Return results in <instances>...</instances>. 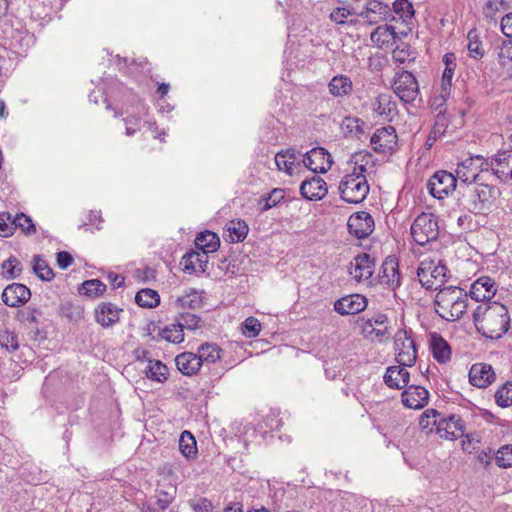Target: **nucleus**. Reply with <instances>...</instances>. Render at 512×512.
I'll return each instance as SVG.
<instances>
[{
    "label": "nucleus",
    "instance_id": "17",
    "mask_svg": "<svg viewBox=\"0 0 512 512\" xmlns=\"http://www.w3.org/2000/svg\"><path fill=\"white\" fill-rule=\"evenodd\" d=\"M496 291L495 281L490 277L482 276L472 283L469 294L477 302L489 303Z\"/></svg>",
    "mask_w": 512,
    "mask_h": 512
},
{
    "label": "nucleus",
    "instance_id": "25",
    "mask_svg": "<svg viewBox=\"0 0 512 512\" xmlns=\"http://www.w3.org/2000/svg\"><path fill=\"white\" fill-rule=\"evenodd\" d=\"M175 363L177 369L187 376L195 375L201 368V363L197 354L192 352H183L176 356Z\"/></svg>",
    "mask_w": 512,
    "mask_h": 512
},
{
    "label": "nucleus",
    "instance_id": "44",
    "mask_svg": "<svg viewBox=\"0 0 512 512\" xmlns=\"http://www.w3.org/2000/svg\"><path fill=\"white\" fill-rule=\"evenodd\" d=\"M33 271L43 281H50L54 278L53 270L39 255L34 257Z\"/></svg>",
    "mask_w": 512,
    "mask_h": 512
},
{
    "label": "nucleus",
    "instance_id": "41",
    "mask_svg": "<svg viewBox=\"0 0 512 512\" xmlns=\"http://www.w3.org/2000/svg\"><path fill=\"white\" fill-rule=\"evenodd\" d=\"M440 417V413L435 409H427L423 412L419 419L420 427L426 431V433L437 432V422Z\"/></svg>",
    "mask_w": 512,
    "mask_h": 512
},
{
    "label": "nucleus",
    "instance_id": "5",
    "mask_svg": "<svg viewBox=\"0 0 512 512\" xmlns=\"http://www.w3.org/2000/svg\"><path fill=\"white\" fill-rule=\"evenodd\" d=\"M411 235L413 240L421 246L437 240L439 236L437 218L431 213H421L411 225Z\"/></svg>",
    "mask_w": 512,
    "mask_h": 512
},
{
    "label": "nucleus",
    "instance_id": "28",
    "mask_svg": "<svg viewBox=\"0 0 512 512\" xmlns=\"http://www.w3.org/2000/svg\"><path fill=\"white\" fill-rule=\"evenodd\" d=\"M181 264H183L184 272H195L197 267L205 272L208 264V254L203 251H191L183 256Z\"/></svg>",
    "mask_w": 512,
    "mask_h": 512
},
{
    "label": "nucleus",
    "instance_id": "60",
    "mask_svg": "<svg viewBox=\"0 0 512 512\" xmlns=\"http://www.w3.org/2000/svg\"><path fill=\"white\" fill-rule=\"evenodd\" d=\"M498 58L502 65H508L512 63V40L503 41L499 48Z\"/></svg>",
    "mask_w": 512,
    "mask_h": 512
},
{
    "label": "nucleus",
    "instance_id": "56",
    "mask_svg": "<svg viewBox=\"0 0 512 512\" xmlns=\"http://www.w3.org/2000/svg\"><path fill=\"white\" fill-rule=\"evenodd\" d=\"M14 218L8 212L0 213V236L9 237L14 233Z\"/></svg>",
    "mask_w": 512,
    "mask_h": 512
},
{
    "label": "nucleus",
    "instance_id": "46",
    "mask_svg": "<svg viewBox=\"0 0 512 512\" xmlns=\"http://www.w3.org/2000/svg\"><path fill=\"white\" fill-rule=\"evenodd\" d=\"M285 192L283 189H273L268 195L262 196L259 200V204L263 203L261 207L262 211H267L272 207H275L282 199H284Z\"/></svg>",
    "mask_w": 512,
    "mask_h": 512
},
{
    "label": "nucleus",
    "instance_id": "4",
    "mask_svg": "<svg viewBox=\"0 0 512 512\" xmlns=\"http://www.w3.org/2000/svg\"><path fill=\"white\" fill-rule=\"evenodd\" d=\"M338 190L343 201L358 204L366 199L370 187L366 176L346 174L341 179Z\"/></svg>",
    "mask_w": 512,
    "mask_h": 512
},
{
    "label": "nucleus",
    "instance_id": "13",
    "mask_svg": "<svg viewBox=\"0 0 512 512\" xmlns=\"http://www.w3.org/2000/svg\"><path fill=\"white\" fill-rule=\"evenodd\" d=\"M374 219L366 211L352 214L347 222L349 233L358 239L367 238L374 230Z\"/></svg>",
    "mask_w": 512,
    "mask_h": 512
},
{
    "label": "nucleus",
    "instance_id": "48",
    "mask_svg": "<svg viewBox=\"0 0 512 512\" xmlns=\"http://www.w3.org/2000/svg\"><path fill=\"white\" fill-rule=\"evenodd\" d=\"M468 46L469 55L474 59H481L484 56V49L482 42L478 39L477 34L474 31H469L468 35Z\"/></svg>",
    "mask_w": 512,
    "mask_h": 512
},
{
    "label": "nucleus",
    "instance_id": "7",
    "mask_svg": "<svg viewBox=\"0 0 512 512\" xmlns=\"http://www.w3.org/2000/svg\"><path fill=\"white\" fill-rule=\"evenodd\" d=\"M392 89L404 103L414 102L419 95V83L409 71L397 72L393 78Z\"/></svg>",
    "mask_w": 512,
    "mask_h": 512
},
{
    "label": "nucleus",
    "instance_id": "57",
    "mask_svg": "<svg viewBox=\"0 0 512 512\" xmlns=\"http://www.w3.org/2000/svg\"><path fill=\"white\" fill-rule=\"evenodd\" d=\"M0 345L1 347L6 348L8 351L17 350L19 347L17 336L12 332H1Z\"/></svg>",
    "mask_w": 512,
    "mask_h": 512
},
{
    "label": "nucleus",
    "instance_id": "8",
    "mask_svg": "<svg viewBox=\"0 0 512 512\" xmlns=\"http://www.w3.org/2000/svg\"><path fill=\"white\" fill-rule=\"evenodd\" d=\"M396 360L401 366H413L417 358L415 342L405 330H399L395 334Z\"/></svg>",
    "mask_w": 512,
    "mask_h": 512
},
{
    "label": "nucleus",
    "instance_id": "12",
    "mask_svg": "<svg viewBox=\"0 0 512 512\" xmlns=\"http://www.w3.org/2000/svg\"><path fill=\"white\" fill-rule=\"evenodd\" d=\"M457 181V178L452 173L438 171L430 178L428 189L434 198L442 199L444 196L454 191Z\"/></svg>",
    "mask_w": 512,
    "mask_h": 512
},
{
    "label": "nucleus",
    "instance_id": "53",
    "mask_svg": "<svg viewBox=\"0 0 512 512\" xmlns=\"http://www.w3.org/2000/svg\"><path fill=\"white\" fill-rule=\"evenodd\" d=\"M455 61H456L455 54L447 53V54L444 55L443 62L445 63L446 67H445L443 75H442V82H443V84H445V83L450 84L451 83V80H452L453 75H454V70H455V67H456V62Z\"/></svg>",
    "mask_w": 512,
    "mask_h": 512
},
{
    "label": "nucleus",
    "instance_id": "9",
    "mask_svg": "<svg viewBox=\"0 0 512 512\" xmlns=\"http://www.w3.org/2000/svg\"><path fill=\"white\" fill-rule=\"evenodd\" d=\"M487 159L482 156L469 157L458 164L456 178L466 185L473 184L479 176V172L488 171Z\"/></svg>",
    "mask_w": 512,
    "mask_h": 512
},
{
    "label": "nucleus",
    "instance_id": "29",
    "mask_svg": "<svg viewBox=\"0 0 512 512\" xmlns=\"http://www.w3.org/2000/svg\"><path fill=\"white\" fill-rule=\"evenodd\" d=\"M357 15L355 9L349 4H340L332 10L329 18L332 22L338 25L356 24L357 20L354 17Z\"/></svg>",
    "mask_w": 512,
    "mask_h": 512
},
{
    "label": "nucleus",
    "instance_id": "52",
    "mask_svg": "<svg viewBox=\"0 0 512 512\" xmlns=\"http://www.w3.org/2000/svg\"><path fill=\"white\" fill-rule=\"evenodd\" d=\"M2 268L4 270L5 276L8 279L17 278L22 271L21 263L15 257H10L2 264Z\"/></svg>",
    "mask_w": 512,
    "mask_h": 512
},
{
    "label": "nucleus",
    "instance_id": "54",
    "mask_svg": "<svg viewBox=\"0 0 512 512\" xmlns=\"http://www.w3.org/2000/svg\"><path fill=\"white\" fill-rule=\"evenodd\" d=\"M261 332V323L255 317H248L242 325V333L249 338L258 336Z\"/></svg>",
    "mask_w": 512,
    "mask_h": 512
},
{
    "label": "nucleus",
    "instance_id": "43",
    "mask_svg": "<svg viewBox=\"0 0 512 512\" xmlns=\"http://www.w3.org/2000/svg\"><path fill=\"white\" fill-rule=\"evenodd\" d=\"M160 335L166 341L174 344L181 343L184 340L182 326L178 322L164 327L160 332Z\"/></svg>",
    "mask_w": 512,
    "mask_h": 512
},
{
    "label": "nucleus",
    "instance_id": "18",
    "mask_svg": "<svg viewBox=\"0 0 512 512\" xmlns=\"http://www.w3.org/2000/svg\"><path fill=\"white\" fill-rule=\"evenodd\" d=\"M367 307V299L360 294H351L338 299L334 303V309L340 315H354L362 312Z\"/></svg>",
    "mask_w": 512,
    "mask_h": 512
},
{
    "label": "nucleus",
    "instance_id": "19",
    "mask_svg": "<svg viewBox=\"0 0 512 512\" xmlns=\"http://www.w3.org/2000/svg\"><path fill=\"white\" fill-rule=\"evenodd\" d=\"M495 378V372L489 364L476 363L470 368L469 381L475 387L486 388L495 381Z\"/></svg>",
    "mask_w": 512,
    "mask_h": 512
},
{
    "label": "nucleus",
    "instance_id": "3",
    "mask_svg": "<svg viewBox=\"0 0 512 512\" xmlns=\"http://www.w3.org/2000/svg\"><path fill=\"white\" fill-rule=\"evenodd\" d=\"M498 193L496 187L487 184L465 185L459 203L469 212L480 214L491 207Z\"/></svg>",
    "mask_w": 512,
    "mask_h": 512
},
{
    "label": "nucleus",
    "instance_id": "39",
    "mask_svg": "<svg viewBox=\"0 0 512 512\" xmlns=\"http://www.w3.org/2000/svg\"><path fill=\"white\" fill-rule=\"evenodd\" d=\"M135 302L141 307L152 308L159 304L160 297L155 290L146 288L136 293Z\"/></svg>",
    "mask_w": 512,
    "mask_h": 512
},
{
    "label": "nucleus",
    "instance_id": "15",
    "mask_svg": "<svg viewBox=\"0 0 512 512\" xmlns=\"http://www.w3.org/2000/svg\"><path fill=\"white\" fill-rule=\"evenodd\" d=\"M375 265V258L367 253H362L351 261L349 273L357 282L368 281L374 273Z\"/></svg>",
    "mask_w": 512,
    "mask_h": 512
},
{
    "label": "nucleus",
    "instance_id": "26",
    "mask_svg": "<svg viewBox=\"0 0 512 512\" xmlns=\"http://www.w3.org/2000/svg\"><path fill=\"white\" fill-rule=\"evenodd\" d=\"M117 306L112 303H103L95 309V319L102 327H110L119 321V312Z\"/></svg>",
    "mask_w": 512,
    "mask_h": 512
},
{
    "label": "nucleus",
    "instance_id": "11",
    "mask_svg": "<svg viewBox=\"0 0 512 512\" xmlns=\"http://www.w3.org/2000/svg\"><path fill=\"white\" fill-rule=\"evenodd\" d=\"M486 166L501 182L512 180V149L499 151L487 160Z\"/></svg>",
    "mask_w": 512,
    "mask_h": 512
},
{
    "label": "nucleus",
    "instance_id": "35",
    "mask_svg": "<svg viewBox=\"0 0 512 512\" xmlns=\"http://www.w3.org/2000/svg\"><path fill=\"white\" fill-rule=\"evenodd\" d=\"M394 38V29L387 25L379 26L371 33V41L380 48L387 46Z\"/></svg>",
    "mask_w": 512,
    "mask_h": 512
},
{
    "label": "nucleus",
    "instance_id": "40",
    "mask_svg": "<svg viewBox=\"0 0 512 512\" xmlns=\"http://www.w3.org/2000/svg\"><path fill=\"white\" fill-rule=\"evenodd\" d=\"M106 290V285L98 279L87 280L79 288V293L89 297L102 295Z\"/></svg>",
    "mask_w": 512,
    "mask_h": 512
},
{
    "label": "nucleus",
    "instance_id": "63",
    "mask_svg": "<svg viewBox=\"0 0 512 512\" xmlns=\"http://www.w3.org/2000/svg\"><path fill=\"white\" fill-rule=\"evenodd\" d=\"M352 162L353 163H361L364 166H367L370 168L375 166L373 155L368 152H365V153L359 152V153L354 154L352 157Z\"/></svg>",
    "mask_w": 512,
    "mask_h": 512
},
{
    "label": "nucleus",
    "instance_id": "22",
    "mask_svg": "<svg viewBox=\"0 0 512 512\" xmlns=\"http://www.w3.org/2000/svg\"><path fill=\"white\" fill-rule=\"evenodd\" d=\"M328 192L326 182L319 176H313L311 179L305 180L300 186L302 197L307 200H321Z\"/></svg>",
    "mask_w": 512,
    "mask_h": 512
},
{
    "label": "nucleus",
    "instance_id": "24",
    "mask_svg": "<svg viewBox=\"0 0 512 512\" xmlns=\"http://www.w3.org/2000/svg\"><path fill=\"white\" fill-rule=\"evenodd\" d=\"M374 111L387 121H392L397 116V104L393 100L392 95L380 94L374 103Z\"/></svg>",
    "mask_w": 512,
    "mask_h": 512
},
{
    "label": "nucleus",
    "instance_id": "20",
    "mask_svg": "<svg viewBox=\"0 0 512 512\" xmlns=\"http://www.w3.org/2000/svg\"><path fill=\"white\" fill-rule=\"evenodd\" d=\"M30 297V290L20 283L8 285L2 293L3 302L10 307H19L28 302Z\"/></svg>",
    "mask_w": 512,
    "mask_h": 512
},
{
    "label": "nucleus",
    "instance_id": "23",
    "mask_svg": "<svg viewBox=\"0 0 512 512\" xmlns=\"http://www.w3.org/2000/svg\"><path fill=\"white\" fill-rule=\"evenodd\" d=\"M379 279L381 283L387 285L392 290L400 286L398 262L394 257H387L382 263Z\"/></svg>",
    "mask_w": 512,
    "mask_h": 512
},
{
    "label": "nucleus",
    "instance_id": "32",
    "mask_svg": "<svg viewBox=\"0 0 512 512\" xmlns=\"http://www.w3.org/2000/svg\"><path fill=\"white\" fill-rule=\"evenodd\" d=\"M202 303L203 297L201 292L192 288L176 299V305L181 309H197L202 305Z\"/></svg>",
    "mask_w": 512,
    "mask_h": 512
},
{
    "label": "nucleus",
    "instance_id": "45",
    "mask_svg": "<svg viewBox=\"0 0 512 512\" xmlns=\"http://www.w3.org/2000/svg\"><path fill=\"white\" fill-rule=\"evenodd\" d=\"M14 231L19 228L26 236L36 233V227L32 219L24 213H18L14 217Z\"/></svg>",
    "mask_w": 512,
    "mask_h": 512
},
{
    "label": "nucleus",
    "instance_id": "16",
    "mask_svg": "<svg viewBox=\"0 0 512 512\" xmlns=\"http://www.w3.org/2000/svg\"><path fill=\"white\" fill-rule=\"evenodd\" d=\"M441 438L447 440H455L464 435V422L456 416L451 415L449 418L439 417L437 422V432Z\"/></svg>",
    "mask_w": 512,
    "mask_h": 512
},
{
    "label": "nucleus",
    "instance_id": "49",
    "mask_svg": "<svg viewBox=\"0 0 512 512\" xmlns=\"http://www.w3.org/2000/svg\"><path fill=\"white\" fill-rule=\"evenodd\" d=\"M509 5L504 0H488L483 7V14L487 19L494 20L496 13L500 10H507Z\"/></svg>",
    "mask_w": 512,
    "mask_h": 512
},
{
    "label": "nucleus",
    "instance_id": "37",
    "mask_svg": "<svg viewBox=\"0 0 512 512\" xmlns=\"http://www.w3.org/2000/svg\"><path fill=\"white\" fill-rule=\"evenodd\" d=\"M145 374L147 378L162 383L167 380L168 368L160 360H149Z\"/></svg>",
    "mask_w": 512,
    "mask_h": 512
},
{
    "label": "nucleus",
    "instance_id": "47",
    "mask_svg": "<svg viewBox=\"0 0 512 512\" xmlns=\"http://www.w3.org/2000/svg\"><path fill=\"white\" fill-rule=\"evenodd\" d=\"M496 403L500 407H509L512 405V382H506L495 393Z\"/></svg>",
    "mask_w": 512,
    "mask_h": 512
},
{
    "label": "nucleus",
    "instance_id": "33",
    "mask_svg": "<svg viewBox=\"0 0 512 512\" xmlns=\"http://www.w3.org/2000/svg\"><path fill=\"white\" fill-rule=\"evenodd\" d=\"M297 159V151L293 148L282 150L275 155V163L280 171L292 174L294 163Z\"/></svg>",
    "mask_w": 512,
    "mask_h": 512
},
{
    "label": "nucleus",
    "instance_id": "55",
    "mask_svg": "<svg viewBox=\"0 0 512 512\" xmlns=\"http://www.w3.org/2000/svg\"><path fill=\"white\" fill-rule=\"evenodd\" d=\"M495 461L499 467L508 468L512 466V445L501 447L495 456Z\"/></svg>",
    "mask_w": 512,
    "mask_h": 512
},
{
    "label": "nucleus",
    "instance_id": "38",
    "mask_svg": "<svg viewBox=\"0 0 512 512\" xmlns=\"http://www.w3.org/2000/svg\"><path fill=\"white\" fill-rule=\"evenodd\" d=\"M179 449L186 458H194L197 454V444L189 431H183L179 439Z\"/></svg>",
    "mask_w": 512,
    "mask_h": 512
},
{
    "label": "nucleus",
    "instance_id": "61",
    "mask_svg": "<svg viewBox=\"0 0 512 512\" xmlns=\"http://www.w3.org/2000/svg\"><path fill=\"white\" fill-rule=\"evenodd\" d=\"M447 127L446 119L444 115H441L440 113L436 116L435 124L430 132V135L428 137V140L435 141L437 137L444 134Z\"/></svg>",
    "mask_w": 512,
    "mask_h": 512
},
{
    "label": "nucleus",
    "instance_id": "62",
    "mask_svg": "<svg viewBox=\"0 0 512 512\" xmlns=\"http://www.w3.org/2000/svg\"><path fill=\"white\" fill-rule=\"evenodd\" d=\"M190 506L194 510V512H212L213 504L207 498H200L197 502L190 501Z\"/></svg>",
    "mask_w": 512,
    "mask_h": 512
},
{
    "label": "nucleus",
    "instance_id": "14",
    "mask_svg": "<svg viewBox=\"0 0 512 512\" xmlns=\"http://www.w3.org/2000/svg\"><path fill=\"white\" fill-rule=\"evenodd\" d=\"M305 167L315 173H326L332 166L331 154L322 147H316L304 155Z\"/></svg>",
    "mask_w": 512,
    "mask_h": 512
},
{
    "label": "nucleus",
    "instance_id": "59",
    "mask_svg": "<svg viewBox=\"0 0 512 512\" xmlns=\"http://www.w3.org/2000/svg\"><path fill=\"white\" fill-rule=\"evenodd\" d=\"M156 497V508L153 509V512H165L174 499L173 495L163 490L158 491Z\"/></svg>",
    "mask_w": 512,
    "mask_h": 512
},
{
    "label": "nucleus",
    "instance_id": "58",
    "mask_svg": "<svg viewBox=\"0 0 512 512\" xmlns=\"http://www.w3.org/2000/svg\"><path fill=\"white\" fill-rule=\"evenodd\" d=\"M399 372H396V366H390L387 368L386 373L384 375L385 384L392 389L400 390L402 389Z\"/></svg>",
    "mask_w": 512,
    "mask_h": 512
},
{
    "label": "nucleus",
    "instance_id": "64",
    "mask_svg": "<svg viewBox=\"0 0 512 512\" xmlns=\"http://www.w3.org/2000/svg\"><path fill=\"white\" fill-rule=\"evenodd\" d=\"M501 30L506 37L512 38V13L502 18Z\"/></svg>",
    "mask_w": 512,
    "mask_h": 512
},
{
    "label": "nucleus",
    "instance_id": "30",
    "mask_svg": "<svg viewBox=\"0 0 512 512\" xmlns=\"http://www.w3.org/2000/svg\"><path fill=\"white\" fill-rule=\"evenodd\" d=\"M328 89L334 97H344L352 92L353 84L348 76L336 75L330 80Z\"/></svg>",
    "mask_w": 512,
    "mask_h": 512
},
{
    "label": "nucleus",
    "instance_id": "42",
    "mask_svg": "<svg viewBox=\"0 0 512 512\" xmlns=\"http://www.w3.org/2000/svg\"><path fill=\"white\" fill-rule=\"evenodd\" d=\"M383 5L381 2L373 1L369 3L361 12L358 14L370 24H376L381 19V11Z\"/></svg>",
    "mask_w": 512,
    "mask_h": 512
},
{
    "label": "nucleus",
    "instance_id": "27",
    "mask_svg": "<svg viewBox=\"0 0 512 512\" xmlns=\"http://www.w3.org/2000/svg\"><path fill=\"white\" fill-rule=\"evenodd\" d=\"M430 348L433 357L441 364L447 363L451 359V348L448 342L437 333L431 334Z\"/></svg>",
    "mask_w": 512,
    "mask_h": 512
},
{
    "label": "nucleus",
    "instance_id": "1",
    "mask_svg": "<svg viewBox=\"0 0 512 512\" xmlns=\"http://www.w3.org/2000/svg\"><path fill=\"white\" fill-rule=\"evenodd\" d=\"M478 332L490 339H499L509 329L510 317L506 306L499 302L481 303L473 312Z\"/></svg>",
    "mask_w": 512,
    "mask_h": 512
},
{
    "label": "nucleus",
    "instance_id": "10",
    "mask_svg": "<svg viewBox=\"0 0 512 512\" xmlns=\"http://www.w3.org/2000/svg\"><path fill=\"white\" fill-rule=\"evenodd\" d=\"M370 143L377 153H392L398 143V136L393 126L377 129L371 136Z\"/></svg>",
    "mask_w": 512,
    "mask_h": 512
},
{
    "label": "nucleus",
    "instance_id": "36",
    "mask_svg": "<svg viewBox=\"0 0 512 512\" xmlns=\"http://www.w3.org/2000/svg\"><path fill=\"white\" fill-rule=\"evenodd\" d=\"M230 242L239 243L247 237L249 228L243 220H232L227 224Z\"/></svg>",
    "mask_w": 512,
    "mask_h": 512
},
{
    "label": "nucleus",
    "instance_id": "6",
    "mask_svg": "<svg viewBox=\"0 0 512 512\" xmlns=\"http://www.w3.org/2000/svg\"><path fill=\"white\" fill-rule=\"evenodd\" d=\"M421 285L427 289H438L446 282L447 268L441 262L424 260L417 268Z\"/></svg>",
    "mask_w": 512,
    "mask_h": 512
},
{
    "label": "nucleus",
    "instance_id": "34",
    "mask_svg": "<svg viewBox=\"0 0 512 512\" xmlns=\"http://www.w3.org/2000/svg\"><path fill=\"white\" fill-rule=\"evenodd\" d=\"M221 348L214 343H204L198 349L197 356L201 365L203 363H216L221 358Z\"/></svg>",
    "mask_w": 512,
    "mask_h": 512
},
{
    "label": "nucleus",
    "instance_id": "51",
    "mask_svg": "<svg viewBox=\"0 0 512 512\" xmlns=\"http://www.w3.org/2000/svg\"><path fill=\"white\" fill-rule=\"evenodd\" d=\"M393 8L404 22L411 19L414 15L413 5L408 0H396L393 3Z\"/></svg>",
    "mask_w": 512,
    "mask_h": 512
},
{
    "label": "nucleus",
    "instance_id": "21",
    "mask_svg": "<svg viewBox=\"0 0 512 512\" xmlns=\"http://www.w3.org/2000/svg\"><path fill=\"white\" fill-rule=\"evenodd\" d=\"M401 396L403 405L412 409L423 408L429 400V392L419 385L407 386Z\"/></svg>",
    "mask_w": 512,
    "mask_h": 512
},
{
    "label": "nucleus",
    "instance_id": "50",
    "mask_svg": "<svg viewBox=\"0 0 512 512\" xmlns=\"http://www.w3.org/2000/svg\"><path fill=\"white\" fill-rule=\"evenodd\" d=\"M178 323L188 330H196L201 327L202 320L199 316L191 313H179Z\"/></svg>",
    "mask_w": 512,
    "mask_h": 512
},
{
    "label": "nucleus",
    "instance_id": "2",
    "mask_svg": "<svg viewBox=\"0 0 512 512\" xmlns=\"http://www.w3.org/2000/svg\"><path fill=\"white\" fill-rule=\"evenodd\" d=\"M435 312L446 321L460 319L468 307V295L460 287L448 286L440 288L435 299Z\"/></svg>",
    "mask_w": 512,
    "mask_h": 512
},
{
    "label": "nucleus",
    "instance_id": "31",
    "mask_svg": "<svg viewBox=\"0 0 512 512\" xmlns=\"http://www.w3.org/2000/svg\"><path fill=\"white\" fill-rule=\"evenodd\" d=\"M195 244L199 250L208 254L218 250L220 239L216 233L205 231L196 237Z\"/></svg>",
    "mask_w": 512,
    "mask_h": 512
}]
</instances>
